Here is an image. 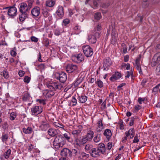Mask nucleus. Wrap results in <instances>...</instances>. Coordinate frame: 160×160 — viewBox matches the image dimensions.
Segmentation results:
<instances>
[{
  "label": "nucleus",
  "mask_w": 160,
  "mask_h": 160,
  "mask_svg": "<svg viewBox=\"0 0 160 160\" xmlns=\"http://www.w3.org/2000/svg\"><path fill=\"white\" fill-rule=\"evenodd\" d=\"M54 34L57 36H59L60 34V30L58 29H56L54 31Z\"/></svg>",
  "instance_id": "nucleus-59"
},
{
  "label": "nucleus",
  "mask_w": 160,
  "mask_h": 160,
  "mask_svg": "<svg viewBox=\"0 0 160 160\" xmlns=\"http://www.w3.org/2000/svg\"><path fill=\"white\" fill-rule=\"evenodd\" d=\"M40 8L38 7H35L31 11L32 15L34 17L38 16L40 14Z\"/></svg>",
  "instance_id": "nucleus-22"
},
{
  "label": "nucleus",
  "mask_w": 160,
  "mask_h": 160,
  "mask_svg": "<svg viewBox=\"0 0 160 160\" xmlns=\"http://www.w3.org/2000/svg\"><path fill=\"white\" fill-rule=\"evenodd\" d=\"M82 78L80 77L77 78L74 82L73 84L75 87H77L82 82Z\"/></svg>",
  "instance_id": "nucleus-33"
},
{
  "label": "nucleus",
  "mask_w": 160,
  "mask_h": 160,
  "mask_svg": "<svg viewBox=\"0 0 160 160\" xmlns=\"http://www.w3.org/2000/svg\"><path fill=\"white\" fill-rule=\"evenodd\" d=\"M42 111L43 108L41 106H34L31 108L32 114L35 116L41 113Z\"/></svg>",
  "instance_id": "nucleus-6"
},
{
  "label": "nucleus",
  "mask_w": 160,
  "mask_h": 160,
  "mask_svg": "<svg viewBox=\"0 0 160 160\" xmlns=\"http://www.w3.org/2000/svg\"><path fill=\"white\" fill-rule=\"evenodd\" d=\"M104 127L102 123V121L99 119L97 123V127L96 130L97 132H101L104 128Z\"/></svg>",
  "instance_id": "nucleus-23"
},
{
  "label": "nucleus",
  "mask_w": 160,
  "mask_h": 160,
  "mask_svg": "<svg viewBox=\"0 0 160 160\" xmlns=\"http://www.w3.org/2000/svg\"><path fill=\"white\" fill-rule=\"evenodd\" d=\"M93 132L91 130H89L88 131L86 134L84 136L88 140L89 142H90L92 140L93 137Z\"/></svg>",
  "instance_id": "nucleus-21"
},
{
  "label": "nucleus",
  "mask_w": 160,
  "mask_h": 160,
  "mask_svg": "<svg viewBox=\"0 0 160 160\" xmlns=\"http://www.w3.org/2000/svg\"><path fill=\"white\" fill-rule=\"evenodd\" d=\"M126 74L127 75L125 76L126 78H129L130 76L132 77L133 76V72L132 70L129 71H127Z\"/></svg>",
  "instance_id": "nucleus-41"
},
{
  "label": "nucleus",
  "mask_w": 160,
  "mask_h": 160,
  "mask_svg": "<svg viewBox=\"0 0 160 160\" xmlns=\"http://www.w3.org/2000/svg\"><path fill=\"white\" fill-rule=\"evenodd\" d=\"M49 127V124L47 122L42 121L39 126V128L42 131H45Z\"/></svg>",
  "instance_id": "nucleus-20"
},
{
  "label": "nucleus",
  "mask_w": 160,
  "mask_h": 160,
  "mask_svg": "<svg viewBox=\"0 0 160 160\" xmlns=\"http://www.w3.org/2000/svg\"><path fill=\"white\" fill-rule=\"evenodd\" d=\"M11 150L10 149H8L7 151L4 153L2 157H4L5 158L8 159L10 157V155L11 154Z\"/></svg>",
  "instance_id": "nucleus-29"
},
{
  "label": "nucleus",
  "mask_w": 160,
  "mask_h": 160,
  "mask_svg": "<svg viewBox=\"0 0 160 160\" xmlns=\"http://www.w3.org/2000/svg\"><path fill=\"white\" fill-rule=\"evenodd\" d=\"M87 98L85 95H81L79 97V100L80 102L81 103L85 102L87 100Z\"/></svg>",
  "instance_id": "nucleus-32"
},
{
  "label": "nucleus",
  "mask_w": 160,
  "mask_h": 160,
  "mask_svg": "<svg viewBox=\"0 0 160 160\" xmlns=\"http://www.w3.org/2000/svg\"><path fill=\"white\" fill-rule=\"evenodd\" d=\"M122 77L121 74L119 72H115L111 77L110 78V80L113 82L115 81L120 78Z\"/></svg>",
  "instance_id": "nucleus-14"
},
{
  "label": "nucleus",
  "mask_w": 160,
  "mask_h": 160,
  "mask_svg": "<svg viewBox=\"0 0 160 160\" xmlns=\"http://www.w3.org/2000/svg\"><path fill=\"white\" fill-rule=\"evenodd\" d=\"M61 154L62 157L66 158L68 156L71 157V151L67 148H64L61 151Z\"/></svg>",
  "instance_id": "nucleus-17"
},
{
  "label": "nucleus",
  "mask_w": 160,
  "mask_h": 160,
  "mask_svg": "<svg viewBox=\"0 0 160 160\" xmlns=\"http://www.w3.org/2000/svg\"><path fill=\"white\" fill-rule=\"evenodd\" d=\"M8 136L6 134H3L1 137V139L2 142H5L6 143L8 139Z\"/></svg>",
  "instance_id": "nucleus-36"
},
{
  "label": "nucleus",
  "mask_w": 160,
  "mask_h": 160,
  "mask_svg": "<svg viewBox=\"0 0 160 160\" xmlns=\"http://www.w3.org/2000/svg\"><path fill=\"white\" fill-rule=\"evenodd\" d=\"M61 143H53V147L56 149H59L60 147H62V145L61 144Z\"/></svg>",
  "instance_id": "nucleus-40"
},
{
  "label": "nucleus",
  "mask_w": 160,
  "mask_h": 160,
  "mask_svg": "<svg viewBox=\"0 0 160 160\" xmlns=\"http://www.w3.org/2000/svg\"><path fill=\"white\" fill-rule=\"evenodd\" d=\"M11 55L13 57H15L16 56L17 53L14 50H12L10 52Z\"/></svg>",
  "instance_id": "nucleus-64"
},
{
  "label": "nucleus",
  "mask_w": 160,
  "mask_h": 160,
  "mask_svg": "<svg viewBox=\"0 0 160 160\" xmlns=\"http://www.w3.org/2000/svg\"><path fill=\"white\" fill-rule=\"evenodd\" d=\"M140 58L141 57H140L136 59L135 66L136 69L138 71L139 73L140 74H142V72L141 69L140 64Z\"/></svg>",
  "instance_id": "nucleus-19"
},
{
  "label": "nucleus",
  "mask_w": 160,
  "mask_h": 160,
  "mask_svg": "<svg viewBox=\"0 0 160 160\" xmlns=\"http://www.w3.org/2000/svg\"><path fill=\"white\" fill-rule=\"evenodd\" d=\"M75 141L76 144L80 146L83 145L88 142H89L88 140L84 136H82L80 138H76Z\"/></svg>",
  "instance_id": "nucleus-8"
},
{
  "label": "nucleus",
  "mask_w": 160,
  "mask_h": 160,
  "mask_svg": "<svg viewBox=\"0 0 160 160\" xmlns=\"http://www.w3.org/2000/svg\"><path fill=\"white\" fill-rule=\"evenodd\" d=\"M30 78L29 77L26 76L24 77L23 81L25 82L28 83L30 82Z\"/></svg>",
  "instance_id": "nucleus-49"
},
{
  "label": "nucleus",
  "mask_w": 160,
  "mask_h": 160,
  "mask_svg": "<svg viewBox=\"0 0 160 160\" xmlns=\"http://www.w3.org/2000/svg\"><path fill=\"white\" fill-rule=\"evenodd\" d=\"M17 114L15 112H11L10 115V120H13L15 119L16 117Z\"/></svg>",
  "instance_id": "nucleus-43"
},
{
  "label": "nucleus",
  "mask_w": 160,
  "mask_h": 160,
  "mask_svg": "<svg viewBox=\"0 0 160 160\" xmlns=\"http://www.w3.org/2000/svg\"><path fill=\"white\" fill-rule=\"evenodd\" d=\"M93 146L92 145L88 144H87L85 147V150L88 151L90 150L92 148Z\"/></svg>",
  "instance_id": "nucleus-44"
},
{
  "label": "nucleus",
  "mask_w": 160,
  "mask_h": 160,
  "mask_svg": "<svg viewBox=\"0 0 160 160\" xmlns=\"http://www.w3.org/2000/svg\"><path fill=\"white\" fill-rule=\"evenodd\" d=\"M106 99L102 103L101 106L102 109L103 110L105 109L106 108Z\"/></svg>",
  "instance_id": "nucleus-54"
},
{
  "label": "nucleus",
  "mask_w": 160,
  "mask_h": 160,
  "mask_svg": "<svg viewBox=\"0 0 160 160\" xmlns=\"http://www.w3.org/2000/svg\"><path fill=\"white\" fill-rule=\"evenodd\" d=\"M119 124L120 125V129L121 130H123L124 129V125H123V122L122 120H120L119 122Z\"/></svg>",
  "instance_id": "nucleus-47"
},
{
  "label": "nucleus",
  "mask_w": 160,
  "mask_h": 160,
  "mask_svg": "<svg viewBox=\"0 0 160 160\" xmlns=\"http://www.w3.org/2000/svg\"><path fill=\"white\" fill-rule=\"evenodd\" d=\"M160 86V83L158 84L157 86H156L155 87H154L153 88L152 91V92H153L154 94H156L157 92L158 89Z\"/></svg>",
  "instance_id": "nucleus-42"
},
{
  "label": "nucleus",
  "mask_w": 160,
  "mask_h": 160,
  "mask_svg": "<svg viewBox=\"0 0 160 160\" xmlns=\"http://www.w3.org/2000/svg\"><path fill=\"white\" fill-rule=\"evenodd\" d=\"M100 33L99 32L95 31L93 32L88 36V40L89 42L92 44L95 43L97 41V38L99 36Z\"/></svg>",
  "instance_id": "nucleus-4"
},
{
  "label": "nucleus",
  "mask_w": 160,
  "mask_h": 160,
  "mask_svg": "<svg viewBox=\"0 0 160 160\" xmlns=\"http://www.w3.org/2000/svg\"><path fill=\"white\" fill-rule=\"evenodd\" d=\"M70 22L69 20L68 19L66 18L64 19L62 22V24L66 26Z\"/></svg>",
  "instance_id": "nucleus-48"
},
{
  "label": "nucleus",
  "mask_w": 160,
  "mask_h": 160,
  "mask_svg": "<svg viewBox=\"0 0 160 160\" xmlns=\"http://www.w3.org/2000/svg\"><path fill=\"white\" fill-rule=\"evenodd\" d=\"M63 137L61 135H59L57 136L54 138L53 143H61L62 146L65 144V142L63 141Z\"/></svg>",
  "instance_id": "nucleus-15"
},
{
  "label": "nucleus",
  "mask_w": 160,
  "mask_h": 160,
  "mask_svg": "<svg viewBox=\"0 0 160 160\" xmlns=\"http://www.w3.org/2000/svg\"><path fill=\"white\" fill-rule=\"evenodd\" d=\"M8 9L7 13L8 16L13 17L16 16L17 12V8L14 6H12L10 7H7L3 8V10Z\"/></svg>",
  "instance_id": "nucleus-5"
},
{
  "label": "nucleus",
  "mask_w": 160,
  "mask_h": 160,
  "mask_svg": "<svg viewBox=\"0 0 160 160\" xmlns=\"http://www.w3.org/2000/svg\"><path fill=\"white\" fill-rule=\"evenodd\" d=\"M103 134L108 141L110 140L112 135V132L110 129H107L104 130Z\"/></svg>",
  "instance_id": "nucleus-18"
},
{
  "label": "nucleus",
  "mask_w": 160,
  "mask_h": 160,
  "mask_svg": "<svg viewBox=\"0 0 160 160\" xmlns=\"http://www.w3.org/2000/svg\"><path fill=\"white\" fill-rule=\"evenodd\" d=\"M139 141V139L138 138V136H136L134 138V139L133 140V142L134 143H136L138 142Z\"/></svg>",
  "instance_id": "nucleus-55"
},
{
  "label": "nucleus",
  "mask_w": 160,
  "mask_h": 160,
  "mask_svg": "<svg viewBox=\"0 0 160 160\" xmlns=\"http://www.w3.org/2000/svg\"><path fill=\"white\" fill-rule=\"evenodd\" d=\"M156 72L157 75H160V64L156 68Z\"/></svg>",
  "instance_id": "nucleus-51"
},
{
  "label": "nucleus",
  "mask_w": 160,
  "mask_h": 160,
  "mask_svg": "<svg viewBox=\"0 0 160 160\" xmlns=\"http://www.w3.org/2000/svg\"><path fill=\"white\" fill-rule=\"evenodd\" d=\"M97 149H98L99 151V152H100L101 154H104L106 151V148H97Z\"/></svg>",
  "instance_id": "nucleus-46"
},
{
  "label": "nucleus",
  "mask_w": 160,
  "mask_h": 160,
  "mask_svg": "<svg viewBox=\"0 0 160 160\" xmlns=\"http://www.w3.org/2000/svg\"><path fill=\"white\" fill-rule=\"evenodd\" d=\"M112 143L111 142H109L107 144V148L108 150H110L112 147Z\"/></svg>",
  "instance_id": "nucleus-52"
},
{
  "label": "nucleus",
  "mask_w": 160,
  "mask_h": 160,
  "mask_svg": "<svg viewBox=\"0 0 160 160\" xmlns=\"http://www.w3.org/2000/svg\"><path fill=\"white\" fill-rule=\"evenodd\" d=\"M135 133V131L133 128H130L128 131L126 132H125V135L127 137L129 135L132 136V137L130 136L131 138H132L134 136Z\"/></svg>",
  "instance_id": "nucleus-26"
},
{
  "label": "nucleus",
  "mask_w": 160,
  "mask_h": 160,
  "mask_svg": "<svg viewBox=\"0 0 160 160\" xmlns=\"http://www.w3.org/2000/svg\"><path fill=\"white\" fill-rule=\"evenodd\" d=\"M34 149L33 146L32 144H30L28 147V150L29 152H31L32 151L33 149Z\"/></svg>",
  "instance_id": "nucleus-60"
},
{
  "label": "nucleus",
  "mask_w": 160,
  "mask_h": 160,
  "mask_svg": "<svg viewBox=\"0 0 160 160\" xmlns=\"http://www.w3.org/2000/svg\"><path fill=\"white\" fill-rule=\"evenodd\" d=\"M49 90L44 91V94L46 97L49 98L53 96L56 92L60 90L63 87L62 84L58 82H52L47 84Z\"/></svg>",
  "instance_id": "nucleus-1"
},
{
  "label": "nucleus",
  "mask_w": 160,
  "mask_h": 160,
  "mask_svg": "<svg viewBox=\"0 0 160 160\" xmlns=\"http://www.w3.org/2000/svg\"><path fill=\"white\" fill-rule=\"evenodd\" d=\"M55 4V0H48L46 1V5L48 7H52Z\"/></svg>",
  "instance_id": "nucleus-31"
},
{
  "label": "nucleus",
  "mask_w": 160,
  "mask_h": 160,
  "mask_svg": "<svg viewBox=\"0 0 160 160\" xmlns=\"http://www.w3.org/2000/svg\"><path fill=\"white\" fill-rule=\"evenodd\" d=\"M101 17V13L100 12H96L94 14V18L97 20H99Z\"/></svg>",
  "instance_id": "nucleus-37"
},
{
  "label": "nucleus",
  "mask_w": 160,
  "mask_h": 160,
  "mask_svg": "<svg viewBox=\"0 0 160 160\" xmlns=\"http://www.w3.org/2000/svg\"><path fill=\"white\" fill-rule=\"evenodd\" d=\"M83 52L87 57H91L93 54L92 49L89 45H85L82 47Z\"/></svg>",
  "instance_id": "nucleus-3"
},
{
  "label": "nucleus",
  "mask_w": 160,
  "mask_h": 160,
  "mask_svg": "<svg viewBox=\"0 0 160 160\" xmlns=\"http://www.w3.org/2000/svg\"><path fill=\"white\" fill-rule=\"evenodd\" d=\"M30 39L32 42H37L39 39L38 38L34 36H31L30 37Z\"/></svg>",
  "instance_id": "nucleus-45"
},
{
  "label": "nucleus",
  "mask_w": 160,
  "mask_h": 160,
  "mask_svg": "<svg viewBox=\"0 0 160 160\" xmlns=\"http://www.w3.org/2000/svg\"><path fill=\"white\" fill-rule=\"evenodd\" d=\"M66 69L68 73H72L78 70V66L75 65L69 64L66 67Z\"/></svg>",
  "instance_id": "nucleus-11"
},
{
  "label": "nucleus",
  "mask_w": 160,
  "mask_h": 160,
  "mask_svg": "<svg viewBox=\"0 0 160 160\" xmlns=\"http://www.w3.org/2000/svg\"><path fill=\"white\" fill-rule=\"evenodd\" d=\"M28 13L20 12L19 15V18L20 22H23L28 17Z\"/></svg>",
  "instance_id": "nucleus-24"
},
{
  "label": "nucleus",
  "mask_w": 160,
  "mask_h": 160,
  "mask_svg": "<svg viewBox=\"0 0 160 160\" xmlns=\"http://www.w3.org/2000/svg\"><path fill=\"white\" fill-rule=\"evenodd\" d=\"M57 78L61 82L63 83L67 79V76L65 73L62 72L59 74L58 77Z\"/></svg>",
  "instance_id": "nucleus-16"
},
{
  "label": "nucleus",
  "mask_w": 160,
  "mask_h": 160,
  "mask_svg": "<svg viewBox=\"0 0 160 160\" xmlns=\"http://www.w3.org/2000/svg\"><path fill=\"white\" fill-rule=\"evenodd\" d=\"M71 102L73 103V105L75 106L76 105L77 103V100L73 96L72 97L71 100Z\"/></svg>",
  "instance_id": "nucleus-50"
},
{
  "label": "nucleus",
  "mask_w": 160,
  "mask_h": 160,
  "mask_svg": "<svg viewBox=\"0 0 160 160\" xmlns=\"http://www.w3.org/2000/svg\"><path fill=\"white\" fill-rule=\"evenodd\" d=\"M145 101L144 98H138V101L140 104L142 103V102H144Z\"/></svg>",
  "instance_id": "nucleus-63"
},
{
  "label": "nucleus",
  "mask_w": 160,
  "mask_h": 160,
  "mask_svg": "<svg viewBox=\"0 0 160 160\" xmlns=\"http://www.w3.org/2000/svg\"><path fill=\"white\" fill-rule=\"evenodd\" d=\"M112 64L111 59L109 58H105L103 61V65L102 67L103 70L107 71L110 66Z\"/></svg>",
  "instance_id": "nucleus-9"
},
{
  "label": "nucleus",
  "mask_w": 160,
  "mask_h": 160,
  "mask_svg": "<svg viewBox=\"0 0 160 160\" xmlns=\"http://www.w3.org/2000/svg\"><path fill=\"white\" fill-rule=\"evenodd\" d=\"M28 4L25 2H22L19 4V11L20 12L28 13L32 6V2L31 0L28 1Z\"/></svg>",
  "instance_id": "nucleus-2"
},
{
  "label": "nucleus",
  "mask_w": 160,
  "mask_h": 160,
  "mask_svg": "<svg viewBox=\"0 0 160 160\" xmlns=\"http://www.w3.org/2000/svg\"><path fill=\"white\" fill-rule=\"evenodd\" d=\"M135 110L136 111H137L141 108V106L139 105H137L134 107Z\"/></svg>",
  "instance_id": "nucleus-62"
},
{
  "label": "nucleus",
  "mask_w": 160,
  "mask_h": 160,
  "mask_svg": "<svg viewBox=\"0 0 160 160\" xmlns=\"http://www.w3.org/2000/svg\"><path fill=\"white\" fill-rule=\"evenodd\" d=\"M48 135L51 137H54L58 134L57 130L55 129H50L48 132Z\"/></svg>",
  "instance_id": "nucleus-27"
},
{
  "label": "nucleus",
  "mask_w": 160,
  "mask_h": 160,
  "mask_svg": "<svg viewBox=\"0 0 160 160\" xmlns=\"http://www.w3.org/2000/svg\"><path fill=\"white\" fill-rule=\"evenodd\" d=\"M37 101L39 102L40 104L45 105L46 104L45 101L44 99H38L37 100Z\"/></svg>",
  "instance_id": "nucleus-53"
},
{
  "label": "nucleus",
  "mask_w": 160,
  "mask_h": 160,
  "mask_svg": "<svg viewBox=\"0 0 160 160\" xmlns=\"http://www.w3.org/2000/svg\"><path fill=\"white\" fill-rule=\"evenodd\" d=\"M82 129V126L81 125H79L78 127L77 128L72 131L71 133L75 138V139L76 138H78V137L80 136V133Z\"/></svg>",
  "instance_id": "nucleus-10"
},
{
  "label": "nucleus",
  "mask_w": 160,
  "mask_h": 160,
  "mask_svg": "<svg viewBox=\"0 0 160 160\" xmlns=\"http://www.w3.org/2000/svg\"><path fill=\"white\" fill-rule=\"evenodd\" d=\"M30 98L29 94L27 92H25L23 97V100L24 101H29Z\"/></svg>",
  "instance_id": "nucleus-34"
},
{
  "label": "nucleus",
  "mask_w": 160,
  "mask_h": 160,
  "mask_svg": "<svg viewBox=\"0 0 160 160\" xmlns=\"http://www.w3.org/2000/svg\"><path fill=\"white\" fill-rule=\"evenodd\" d=\"M90 155L93 157L97 158L99 156L101 153L97 148H92L90 152Z\"/></svg>",
  "instance_id": "nucleus-13"
},
{
  "label": "nucleus",
  "mask_w": 160,
  "mask_h": 160,
  "mask_svg": "<svg viewBox=\"0 0 160 160\" xmlns=\"http://www.w3.org/2000/svg\"><path fill=\"white\" fill-rule=\"evenodd\" d=\"M71 59L74 62L77 63H79L84 60V56L81 53L73 55L72 56Z\"/></svg>",
  "instance_id": "nucleus-7"
},
{
  "label": "nucleus",
  "mask_w": 160,
  "mask_h": 160,
  "mask_svg": "<svg viewBox=\"0 0 160 160\" xmlns=\"http://www.w3.org/2000/svg\"><path fill=\"white\" fill-rule=\"evenodd\" d=\"M101 135L100 134L97 133L95 135L94 137L93 140L95 142L97 143L101 140Z\"/></svg>",
  "instance_id": "nucleus-30"
},
{
  "label": "nucleus",
  "mask_w": 160,
  "mask_h": 160,
  "mask_svg": "<svg viewBox=\"0 0 160 160\" xmlns=\"http://www.w3.org/2000/svg\"><path fill=\"white\" fill-rule=\"evenodd\" d=\"M1 75H2L5 79L8 78L9 75L8 71L6 70H4L1 72Z\"/></svg>",
  "instance_id": "nucleus-35"
},
{
  "label": "nucleus",
  "mask_w": 160,
  "mask_h": 160,
  "mask_svg": "<svg viewBox=\"0 0 160 160\" xmlns=\"http://www.w3.org/2000/svg\"><path fill=\"white\" fill-rule=\"evenodd\" d=\"M83 158H88L89 156V155L88 154H87L85 152H83L81 153V154Z\"/></svg>",
  "instance_id": "nucleus-61"
},
{
  "label": "nucleus",
  "mask_w": 160,
  "mask_h": 160,
  "mask_svg": "<svg viewBox=\"0 0 160 160\" xmlns=\"http://www.w3.org/2000/svg\"><path fill=\"white\" fill-rule=\"evenodd\" d=\"M160 61V52L156 53L152 58L151 65L152 66H155Z\"/></svg>",
  "instance_id": "nucleus-12"
},
{
  "label": "nucleus",
  "mask_w": 160,
  "mask_h": 160,
  "mask_svg": "<svg viewBox=\"0 0 160 160\" xmlns=\"http://www.w3.org/2000/svg\"><path fill=\"white\" fill-rule=\"evenodd\" d=\"M124 66H126V69L127 70H129L130 68V64L127 63V64L124 63V64L122 66V67H123Z\"/></svg>",
  "instance_id": "nucleus-56"
},
{
  "label": "nucleus",
  "mask_w": 160,
  "mask_h": 160,
  "mask_svg": "<svg viewBox=\"0 0 160 160\" xmlns=\"http://www.w3.org/2000/svg\"><path fill=\"white\" fill-rule=\"evenodd\" d=\"M77 151L75 149H72V151H71V157L72 155L75 156L77 153Z\"/></svg>",
  "instance_id": "nucleus-57"
},
{
  "label": "nucleus",
  "mask_w": 160,
  "mask_h": 160,
  "mask_svg": "<svg viewBox=\"0 0 160 160\" xmlns=\"http://www.w3.org/2000/svg\"><path fill=\"white\" fill-rule=\"evenodd\" d=\"M63 136L67 140L68 142L70 141V140L71 139V134L70 133L68 132H67L65 133L64 134Z\"/></svg>",
  "instance_id": "nucleus-38"
},
{
  "label": "nucleus",
  "mask_w": 160,
  "mask_h": 160,
  "mask_svg": "<svg viewBox=\"0 0 160 160\" xmlns=\"http://www.w3.org/2000/svg\"><path fill=\"white\" fill-rule=\"evenodd\" d=\"M57 13L58 16L60 18L63 17L64 15L63 8L62 6H59L58 7V9L57 11Z\"/></svg>",
  "instance_id": "nucleus-25"
},
{
  "label": "nucleus",
  "mask_w": 160,
  "mask_h": 160,
  "mask_svg": "<svg viewBox=\"0 0 160 160\" xmlns=\"http://www.w3.org/2000/svg\"><path fill=\"white\" fill-rule=\"evenodd\" d=\"M22 130L23 132L26 134L31 133L32 132V128L30 127H28L27 128H22Z\"/></svg>",
  "instance_id": "nucleus-28"
},
{
  "label": "nucleus",
  "mask_w": 160,
  "mask_h": 160,
  "mask_svg": "<svg viewBox=\"0 0 160 160\" xmlns=\"http://www.w3.org/2000/svg\"><path fill=\"white\" fill-rule=\"evenodd\" d=\"M96 84H97L98 86L100 88H102L103 87V84L101 81L100 80L98 79L95 82Z\"/></svg>",
  "instance_id": "nucleus-39"
},
{
  "label": "nucleus",
  "mask_w": 160,
  "mask_h": 160,
  "mask_svg": "<svg viewBox=\"0 0 160 160\" xmlns=\"http://www.w3.org/2000/svg\"><path fill=\"white\" fill-rule=\"evenodd\" d=\"M55 125L56 127L60 128H64V126L62 124H61L58 123H56L55 124Z\"/></svg>",
  "instance_id": "nucleus-58"
}]
</instances>
